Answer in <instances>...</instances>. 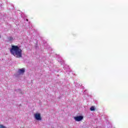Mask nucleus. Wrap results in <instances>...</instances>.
<instances>
[{"mask_svg": "<svg viewBox=\"0 0 128 128\" xmlns=\"http://www.w3.org/2000/svg\"><path fill=\"white\" fill-rule=\"evenodd\" d=\"M90 110H91V112H94V110H96V108H94V106H92L90 108Z\"/></svg>", "mask_w": 128, "mask_h": 128, "instance_id": "39448f33", "label": "nucleus"}, {"mask_svg": "<svg viewBox=\"0 0 128 128\" xmlns=\"http://www.w3.org/2000/svg\"><path fill=\"white\" fill-rule=\"evenodd\" d=\"M74 119L76 122H80V120H82L84 119V116H75L74 117Z\"/></svg>", "mask_w": 128, "mask_h": 128, "instance_id": "f03ea898", "label": "nucleus"}, {"mask_svg": "<svg viewBox=\"0 0 128 128\" xmlns=\"http://www.w3.org/2000/svg\"><path fill=\"white\" fill-rule=\"evenodd\" d=\"M24 72H25L24 68H22L18 70V74H24Z\"/></svg>", "mask_w": 128, "mask_h": 128, "instance_id": "20e7f679", "label": "nucleus"}, {"mask_svg": "<svg viewBox=\"0 0 128 128\" xmlns=\"http://www.w3.org/2000/svg\"><path fill=\"white\" fill-rule=\"evenodd\" d=\"M34 118H36V120H42V117L40 116V114L37 113L34 114Z\"/></svg>", "mask_w": 128, "mask_h": 128, "instance_id": "7ed1b4c3", "label": "nucleus"}, {"mask_svg": "<svg viewBox=\"0 0 128 128\" xmlns=\"http://www.w3.org/2000/svg\"><path fill=\"white\" fill-rule=\"evenodd\" d=\"M10 52L18 58H22V50L20 48V47L18 46H12V48L10 49Z\"/></svg>", "mask_w": 128, "mask_h": 128, "instance_id": "f257e3e1", "label": "nucleus"}, {"mask_svg": "<svg viewBox=\"0 0 128 128\" xmlns=\"http://www.w3.org/2000/svg\"><path fill=\"white\" fill-rule=\"evenodd\" d=\"M0 38H1V37H0Z\"/></svg>", "mask_w": 128, "mask_h": 128, "instance_id": "0eeeda50", "label": "nucleus"}, {"mask_svg": "<svg viewBox=\"0 0 128 128\" xmlns=\"http://www.w3.org/2000/svg\"><path fill=\"white\" fill-rule=\"evenodd\" d=\"M12 40V37H10V40Z\"/></svg>", "mask_w": 128, "mask_h": 128, "instance_id": "423d86ee", "label": "nucleus"}]
</instances>
